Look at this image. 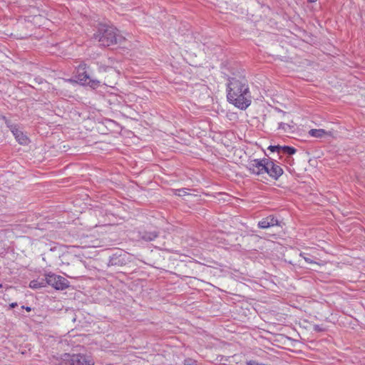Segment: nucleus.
Masks as SVG:
<instances>
[{"mask_svg":"<svg viewBox=\"0 0 365 365\" xmlns=\"http://www.w3.org/2000/svg\"><path fill=\"white\" fill-rule=\"evenodd\" d=\"M282 168L274 163L273 160L267 159L265 167V173L274 180H278L283 174Z\"/></svg>","mask_w":365,"mask_h":365,"instance_id":"nucleus-7","label":"nucleus"},{"mask_svg":"<svg viewBox=\"0 0 365 365\" xmlns=\"http://www.w3.org/2000/svg\"><path fill=\"white\" fill-rule=\"evenodd\" d=\"M328 132L324 129H311L309 131V135L314 138H322L324 135H327Z\"/></svg>","mask_w":365,"mask_h":365,"instance_id":"nucleus-11","label":"nucleus"},{"mask_svg":"<svg viewBox=\"0 0 365 365\" xmlns=\"http://www.w3.org/2000/svg\"><path fill=\"white\" fill-rule=\"evenodd\" d=\"M278 225V220L273 215H269L258 222V227L261 229H267Z\"/></svg>","mask_w":365,"mask_h":365,"instance_id":"nucleus-9","label":"nucleus"},{"mask_svg":"<svg viewBox=\"0 0 365 365\" xmlns=\"http://www.w3.org/2000/svg\"><path fill=\"white\" fill-rule=\"evenodd\" d=\"M158 237V234L156 232H145L140 234V237L142 240L149 242L154 240Z\"/></svg>","mask_w":365,"mask_h":365,"instance_id":"nucleus-12","label":"nucleus"},{"mask_svg":"<svg viewBox=\"0 0 365 365\" xmlns=\"http://www.w3.org/2000/svg\"><path fill=\"white\" fill-rule=\"evenodd\" d=\"M47 285H50L56 290H63L69 287V281L62 276L48 272L45 274Z\"/></svg>","mask_w":365,"mask_h":365,"instance_id":"nucleus-4","label":"nucleus"},{"mask_svg":"<svg viewBox=\"0 0 365 365\" xmlns=\"http://www.w3.org/2000/svg\"><path fill=\"white\" fill-rule=\"evenodd\" d=\"M287 127H289L288 124L284 123H279L278 128L282 130H286Z\"/></svg>","mask_w":365,"mask_h":365,"instance_id":"nucleus-18","label":"nucleus"},{"mask_svg":"<svg viewBox=\"0 0 365 365\" xmlns=\"http://www.w3.org/2000/svg\"><path fill=\"white\" fill-rule=\"evenodd\" d=\"M267 162V158L254 159L248 163L247 168L252 174L260 175L265 173Z\"/></svg>","mask_w":365,"mask_h":365,"instance_id":"nucleus-6","label":"nucleus"},{"mask_svg":"<svg viewBox=\"0 0 365 365\" xmlns=\"http://www.w3.org/2000/svg\"><path fill=\"white\" fill-rule=\"evenodd\" d=\"M47 285L46 279H37L31 280L29 283V287L33 289H37L42 287H46Z\"/></svg>","mask_w":365,"mask_h":365,"instance_id":"nucleus-10","label":"nucleus"},{"mask_svg":"<svg viewBox=\"0 0 365 365\" xmlns=\"http://www.w3.org/2000/svg\"><path fill=\"white\" fill-rule=\"evenodd\" d=\"M76 79L81 85L89 86L93 88H96L100 86V81L96 79H92L85 71V65H79Z\"/></svg>","mask_w":365,"mask_h":365,"instance_id":"nucleus-5","label":"nucleus"},{"mask_svg":"<svg viewBox=\"0 0 365 365\" xmlns=\"http://www.w3.org/2000/svg\"><path fill=\"white\" fill-rule=\"evenodd\" d=\"M94 38L101 46H109L120 42L123 36L118 34V31L113 26L100 24L97 32L94 34Z\"/></svg>","mask_w":365,"mask_h":365,"instance_id":"nucleus-2","label":"nucleus"},{"mask_svg":"<svg viewBox=\"0 0 365 365\" xmlns=\"http://www.w3.org/2000/svg\"><path fill=\"white\" fill-rule=\"evenodd\" d=\"M16 140L21 145H27L29 142L28 137L16 125L9 126Z\"/></svg>","mask_w":365,"mask_h":365,"instance_id":"nucleus-8","label":"nucleus"},{"mask_svg":"<svg viewBox=\"0 0 365 365\" xmlns=\"http://www.w3.org/2000/svg\"><path fill=\"white\" fill-rule=\"evenodd\" d=\"M17 306V303L16 302H12L9 304V307L10 308H14Z\"/></svg>","mask_w":365,"mask_h":365,"instance_id":"nucleus-20","label":"nucleus"},{"mask_svg":"<svg viewBox=\"0 0 365 365\" xmlns=\"http://www.w3.org/2000/svg\"><path fill=\"white\" fill-rule=\"evenodd\" d=\"M297 152V150L290 146H281L280 153L287 154L289 156L294 155Z\"/></svg>","mask_w":365,"mask_h":365,"instance_id":"nucleus-13","label":"nucleus"},{"mask_svg":"<svg viewBox=\"0 0 365 365\" xmlns=\"http://www.w3.org/2000/svg\"><path fill=\"white\" fill-rule=\"evenodd\" d=\"M60 365H94V361L91 357L83 354H65Z\"/></svg>","mask_w":365,"mask_h":365,"instance_id":"nucleus-3","label":"nucleus"},{"mask_svg":"<svg viewBox=\"0 0 365 365\" xmlns=\"http://www.w3.org/2000/svg\"><path fill=\"white\" fill-rule=\"evenodd\" d=\"M21 309L26 310L27 312H30L31 308L30 307L21 306Z\"/></svg>","mask_w":365,"mask_h":365,"instance_id":"nucleus-19","label":"nucleus"},{"mask_svg":"<svg viewBox=\"0 0 365 365\" xmlns=\"http://www.w3.org/2000/svg\"><path fill=\"white\" fill-rule=\"evenodd\" d=\"M227 101L235 107L245 110L252 102L247 80L243 74L229 78L227 85Z\"/></svg>","mask_w":365,"mask_h":365,"instance_id":"nucleus-1","label":"nucleus"},{"mask_svg":"<svg viewBox=\"0 0 365 365\" xmlns=\"http://www.w3.org/2000/svg\"><path fill=\"white\" fill-rule=\"evenodd\" d=\"M184 365H197V361L192 359H187L184 361Z\"/></svg>","mask_w":365,"mask_h":365,"instance_id":"nucleus-17","label":"nucleus"},{"mask_svg":"<svg viewBox=\"0 0 365 365\" xmlns=\"http://www.w3.org/2000/svg\"><path fill=\"white\" fill-rule=\"evenodd\" d=\"M175 194L178 196L186 195L187 194V189H186V188L178 189L175 191Z\"/></svg>","mask_w":365,"mask_h":365,"instance_id":"nucleus-14","label":"nucleus"},{"mask_svg":"<svg viewBox=\"0 0 365 365\" xmlns=\"http://www.w3.org/2000/svg\"><path fill=\"white\" fill-rule=\"evenodd\" d=\"M268 149L272 152H277L280 153L281 146L280 145H269Z\"/></svg>","mask_w":365,"mask_h":365,"instance_id":"nucleus-15","label":"nucleus"},{"mask_svg":"<svg viewBox=\"0 0 365 365\" xmlns=\"http://www.w3.org/2000/svg\"><path fill=\"white\" fill-rule=\"evenodd\" d=\"M307 1L310 3H314V2L317 1L318 0H307Z\"/></svg>","mask_w":365,"mask_h":365,"instance_id":"nucleus-21","label":"nucleus"},{"mask_svg":"<svg viewBox=\"0 0 365 365\" xmlns=\"http://www.w3.org/2000/svg\"><path fill=\"white\" fill-rule=\"evenodd\" d=\"M299 255H300V257H302L304 259V261H305L306 262H307L308 264H313V263H314V262L313 261V259H311L310 257H306L304 253L301 252Z\"/></svg>","mask_w":365,"mask_h":365,"instance_id":"nucleus-16","label":"nucleus"}]
</instances>
